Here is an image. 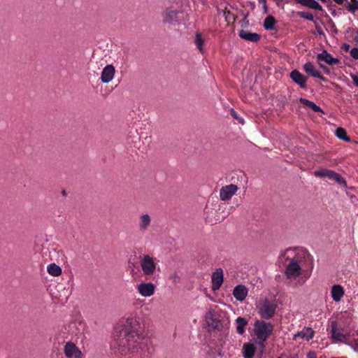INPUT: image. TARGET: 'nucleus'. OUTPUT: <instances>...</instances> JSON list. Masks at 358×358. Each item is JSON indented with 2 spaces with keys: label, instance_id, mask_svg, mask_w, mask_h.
<instances>
[{
  "label": "nucleus",
  "instance_id": "1",
  "mask_svg": "<svg viewBox=\"0 0 358 358\" xmlns=\"http://www.w3.org/2000/svg\"><path fill=\"white\" fill-rule=\"evenodd\" d=\"M114 336L122 354L131 355V358H146L149 354L148 339L143 334L136 317H128L122 324L115 327Z\"/></svg>",
  "mask_w": 358,
  "mask_h": 358
},
{
  "label": "nucleus",
  "instance_id": "2",
  "mask_svg": "<svg viewBox=\"0 0 358 358\" xmlns=\"http://www.w3.org/2000/svg\"><path fill=\"white\" fill-rule=\"evenodd\" d=\"M285 257V274L289 280H296L301 274V264L303 256L301 252L293 249H287L284 253Z\"/></svg>",
  "mask_w": 358,
  "mask_h": 358
},
{
  "label": "nucleus",
  "instance_id": "3",
  "mask_svg": "<svg viewBox=\"0 0 358 358\" xmlns=\"http://www.w3.org/2000/svg\"><path fill=\"white\" fill-rule=\"evenodd\" d=\"M274 326L270 322H266L265 320H257L254 324V333L257 339V343L263 348L264 346V342L270 337Z\"/></svg>",
  "mask_w": 358,
  "mask_h": 358
},
{
  "label": "nucleus",
  "instance_id": "4",
  "mask_svg": "<svg viewBox=\"0 0 358 358\" xmlns=\"http://www.w3.org/2000/svg\"><path fill=\"white\" fill-rule=\"evenodd\" d=\"M277 305L275 301L268 300L265 299L259 301L257 306L258 313L262 318L264 320H269L274 315Z\"/></svg>",
  "mask_w": 358,
  "mask_h": 358
},
{
  "label": "nucleus",
  "instance_id": "5",
  "mask_svg": "<svg viewBox=\"0 0 358 358\" xmlns=\"http://www.w3.org/2000/svg\"><path fill=\"white\" fill-rule=\"evenodd\" d=\"M140 266L143 274L146 277L150 278L156 273L157 264L155 259L149 255H145L141 257L140 260Z\"/></svg>",
  "mask_w": 358,
  "mask_h": 358
},
{
  "label": "nucleus",
  "instance_id": "6",
  "mask_svg": "<svg viewBox=\"0 0 358 358\" xmlns=\"http://www.w3.org/2000/svg\"><path fill=\"white\" fill-rule=\"evenodd\" d=\"M314 175L316 177L327 178L329 180L335 181L338 184L343 185L344 187L347 186L345 180L340 174L335 172L334 171L327 169H321L315 171Z\"/></svg>",
  "mask_w": 358,
  "mask_h": 358
},
{
  "label": "nucleus",
  "instance_id": "7",
  "mask_svg": "<svg viewBox=\"0 0 358 358\" xmlns=\"http://www.w3.org/2000/svg\"><path fill=\"white\" fill-rule=\"evenodd\" d=\"M331 335L333 339L342 343H346L349 340L348 334L343 333V329L338 327L337 321L331 322Z\"/></svg>",
  "mask_w": 358,
  "mask_h": 358
},
{
  "label": "nucleus",
  "instance_id": "8",
  "mask_svg": "<svg viewBox=\"0 0 358 358\" xmlns=\"http://www.w3.org/2000/svg\"><path fill=\"white\" fill-rule=\"evenodd\" d=\"M64 353L66 358H83L81 350L71 341H68L65 344Z\"/></svg>",
  "mask_w": 358,
  "mask_h": 358
},
{
  "label": "nucleus",
  "instance_id": "9",
  "mask_svg": "<svg viewBox=\"0 0 358 358\" xmlns=\"http://www.w3.org/2000/svg\"><path fill=\"white\" fill-rule=\"evenodd\" d=\"M136 290L143 297H150L155 294L156 287L151 282H142L136 285Z\"/></svg>",
  "mask_w": 358,
  "mask_h": 358
},
{
  "label": "nucleus",
  "instance_id": "10",
  "mask_svg": "<svg viewBox=\"0 0 358 358\" xmlns=\"http://www.w3.org/2000/svg\"><path fill=\"white\" fill-rule=\"evenodd\" d=\"M238 187L236 185L230 184L222 187L220 190V197L222 201L230 199L237 192Z\"/></svg>",
  "mask_w": 358,
  "mask_h": 358
},
{
  "label": "nucleus",
  "instance_id": "11",
  "mask_svg": "<svg viewBox=\"0 0 358 358\" xmlns=\"http://www.w3.org/2000/svg\"><path fill=\"white\" fill-rule=\"evenodd\" d=\"M206 324L211 329H219L222 327L221 320L214 311H208L205 316Z\"/></svg>",
  "mask_w": 358,
  "mask_h": 358
},
{
  "label": "nucleus",
  "instance_id": "12",
  "mask_svg": "<svg viewBox=\"0 0 358 358\" xmlns=\"http://www.w3.org/2000/svg\"><path fill=\"white\" fill-rule=\"evenodd\" d=\"M180 12L171 8H166L162 13L164 23L175 24L178 22V15Z\"/></svg>",
  "mask_w": 358,
  "mask_h": 358
},
{
  "label": "nucleus",
  "instance_id": "13",
  "mask_svg": "<svg viewBox=\"0 0 358 358\" xmlns=\"http://www.w3.org/2000/svg\"><path fill=\"white\" fill-rule=\"evenodd\" d=\"M224 280L223 270L221 268H217L212 274V289L217 290L220 288Z\"/></svg>",
  "mask_w": 358,
  "mask_h": 358
},
{
  "label": "nucleus",
  "instance_id": "14",
  "mask_svg": "<svg viewBox=\"0 0 358 358\" xmlns=\"http://www.w3.org/2000/svg\"><path fill=\"white\" fill-rule=\"evenodd\" d=\"M314 334L315 331L312 328L304 327L301 331L294 335L293 339L296 341H297L299 339L308 341L313 338Z\"/></svg>",
  "mask_w": 358,
  "mask_h": 358
},
{
  "label": "nucleus",
  "instance_id": "15",
  "mask_svg": "<svg viewBox=\"0 0 358 358\" xmlns=\"http://www.w3.org/2000/svg\"><path fill=\"white\" fill-rule=\"evenodd\" d=\"M115 67L112 64L106 65L102 70L101 75V80L103 83H108L110 82L115 76Z\"/></svg>",
  "mask_w": 358,
  "mask_h": 358
},
{
  "label": "nucleus",
  "instance_id": "16",
  "mask_svg": "<svg viewBox=\"0 0 358 358\" xmlns=\"http://www.w3.org/2000/svg\"><path fill=\"white\" fill-rule=\"evenodd\" d=\"M317 59L319 62H324L329 65L339 64L340 61L338 59L332 57L327 50H323L321 53L317 55Z\"/></svg>",
  "mask_w": 358,
  "mask_h": 358
},
{
  "label": "nucleus",
  "instance_id": "17",
  "mask_svg": "<svg viewBox=\"0 0 358 358\" xmlns=\"http://www.w3.org/2000/svg\"><path fill=\"white\" fill-rule=\"evenodd\" d=\"M290 78L295 83L298 84L301 88L304 89L306 87V82L308 79L298 70L294 69L290 73Z\"/></svg>",
  "mask_w": 358,
  "mask_h": 358
},
{
  "label": "nucleus",
  "instance_id": "18",
  "mask_svg": "<svg viewBox=\"0 0 358 358\" xmlns=\"http://www.w3.org/2000/svg\"><path fill=\"white\" fill-rule=\"evenodd\" d=\"M151 221V217L148 213L141 214L138 222L139 231L142 233L145 232L150 226Z\"/></svg>",
  "mask_w": 358,
  "mask_h": 358
},
{
  "label": "nucleus",
  "instance_id": "19",
  "mask_svg": "<svg viewBox=\"0 0 358 358\" xmlns=\"http://www.w3.org/2000/svg\"><path fill=\"white\" fill-rule=\"evenodd\" d=\"M248 292V289L245 285H238L234 288L233 295L237 301H243L246 298Z\"/></svg>",
  "mask_w": 358,
  "mask_h": 358
},
{
  "label": "nucleus",
  "instance_id": "20",
  "mask_svg": "<svg viewBox=\"0 0 358 358\" xmlns=\"http://www.w3.org/2000/svg\"><path fill=\"white\" fill-rule=\"evenodd\" d=\"M238 36L242 39L250 42H257L260 39V35L257 33H252L248 30L242 29L238 32Z\"/></svg>",
  "mask_w": 358,
  "mask_h": 358
},
{
  "label": "nucleus",
  "instance_id": "21",
  "mask_svg": "<svg viewBox=\"0 0 358 358\" xmlns=\"http://www.w3.org/2000/svg\"><path fill=\"white\" fill-rule=\"evenodd\" d=\"M256 347L253 343H245L243 345V356L244 358H253Z\"/></svg>",
  "mask_w": 358,
  "mask_h": 358
},
{
  "label": "nucleus",
  "instance_id": "22",
  "mask_svg": "<svg viewBox=\"0 0 358 358\" xmlns=\"http://www.w3.org/2000/svg\"><path fill=\"white\" fill-rule=\"evenodd\" d=\"M297 3H299L306 7L316 10H322V6L315 0H295Z\"/></svg>",
  "mask_w": 358,
  "mask_h": 358
},
{
  "label": "nucleus",
  "instance_id": "23",
  "mask_svg": "<svg viewBox=\"0 0 358 358\" xmlns=\"http://www.w3.org/2000/svg\"><path fill=\"white\" fill-rule=\"evenodd\" d=\"M331 295L334 301H339L344 295V290L341 285H334L331 287Z\"/></svg>",
  "mask_w": 358,
  "mask_h": 358
},
{
  "label": "nucleus",
  "instance_id": "24",
  "mask_svg": "<svg viewBox=\"0 0 358 358\" xmlns=\"http://www.w3.org/2000/svg\"><path fill=\"white\" fill-rule=\"evenodd\" d=\"M248 321L247 319L238 317L235 320L236 330L239 335H243L245 333V327L248 325Z\"/></svg>",
  "mask_w": 358,
  "mask_h": 358
},
{
  "label": "nucleus",
  "instance_id": "25",
  "mask_svg": "<svg viewBox=\"0 0 358 358\" xmlns=\"http://www.w3.org/2000/svg\"><path fill=\"white\" fill-rule=\"evenodd\" d=\"M299 101L303 103L305 106L311 108L315 113H321L324 114L323 110L317 105H316L314 102L309 101L305 98H300Z\"/></svg>",
  "mask_w": 358,
  "mask_h": 358
},
{
  "label": "nucleus",
  "instance_id": "26",
  "mask_svg": "<svg viewBox=\"0 0 358 358\" xmlns=\"http://www.w3.org/2000/svg\"><path fill=\"white\" fill-rule=\"evenodd\" d=\"M303 70L305 72L313 77L318 75L319 71L316 69L315 66L311 62H307L303 65Z\"/></svg>",
  "mask_w": 358,
  "mask_h": 358
},
{
  "label": "nucleus",
  "instance_id": "27",
  "mask_svg": "<svg viewBox=\"0 0 358 358\" xmlns=\"http://www.w3.org/2000/svg\"><path fill=\"white\" fill-rule=\"evenodd\" d=\"M48 273L55 277L59 276L62 274V268L55 263L50 264L47 266Z\"/></svg>",
  "mask_w": 358,
  "mask_h": 358
},
{
  "label": "nucleus",
  "instance_id": "28",
  "mask_svg": "<svg viewBox=\"0 0 358 358\" xmlns=\"http://www.w3.org/2000/svg\"><path fill=\"white\" fill-rule=\"evenodd\" d=\"M194 43H195L196 46L199 49V52L203 54L204 52V49H203L204 39L202 37V35L200 32H196L195 34Z\"/></svg>",
  "mask_w": 358,
  "mask_h": 358
},
{
  "label": "nucleus",
  "instance_id": "29",
  "mask_svg": "<svg viewBox=\"0 0 358 358\" xmlns=\"http://www.w3.org/2000/svg\"><path fill=\"white\" fill-rule=\"evenodd\" d=\"M275 22L276 21L275 18L271 15H268L265 18L264 21V27L266 30H273L275 29Z\"/></svg>",
  "mask_w": 358,
  "mask_h": 358
},
{
  "label": "nucleus",
  "instance_id": "30",
  "mask_svg": "<svg viewBox=\"0 0 358 358\" xmlns=\"http://www.w3.org/2000/svg\"><path fill=\"white\" fill-rule=\"evenodd\" d=\"M336 136L341 140L349 142L350 141V138L347 135L346 131L341 127L338 128L335 132Z\"/></svg>",
  "mask_w": 358,
  "mask_h": 358
},
{
  "label": "nucleus",
  "instance_id": "31",
  "mask_svg": "<svg viewBox=\"0 0 358 358\" xmlns=\"http://www.w3.org/2000/svg\"><path fill=\"white\" fill-rule=\"evenodd\" d=\"M347 8L350 12L355 13L358 10V1L350 0V2H348L347 4Z\"/></svg>",
  "mask_w": 358,
  "mask_h": 358
},
{
  "label": "nucleus",
  "instance_id": "32",
  "mask_svg": "<svg viewBox=\"0 0 358 358\" xmlns=\"http://www.w3.org/2000/svg\"><path fill=\"white\" fill-rule=\"evenodd\" d=\"M355 351L358 352V333L353 336L349 344Z\"/></svg>",
  "mask_w": 358,
  "mask_h": 358
},
{
  "label": "nucleus",
  "instance_id": "33",
  "mask_svg": "<svg viewBox=\"0 0 358 358\" xmlns=\"http://www.w3.org/2000/svg\"><path fill=\"white\" fill-rule=\"evenodd\" d=\"M299 15L304 19H306L309 21H313L314 20L313 15L310 12H300L299 13Z\"/></svg>",
  "mask_w": 358,
  "mask_h": 358
},
{
  "label": "nucleus",
  "instance_id": "34",
  "mask_svg": "<svg viewBox=\"0 0 358 358\" xmlns=\"http://www.w3.org/2000/svg\"><path fill=\"white\" fill-rule=\"evenodd\" d=\"M231 115L234 119L237 120L239 123L242 124H244V119L241 117L233 108L231 109Z\"/></svg>",
  "mask_w": 358,
  "mask_h": 358
},
{
  "label": "nucleus",
  "instance_id": "35",
  "mask_svg": "<svg viewBox=\"0 0 358 358\" xmlns=\"http://www.w3.org/2000/svg\"><path fill=\"white\" fill-rule=\"evenodd\" d=\"M350 53L353 59H358V48H352Z\"/></svg>",
  "mask_w": 358,
  "mask_h": 358
},
{
  "label": "nucleus",
  "instance_id": "36",
  "mask_svg": "<svg viewBox=\"0 0 358 358\" xmlns=\"http://www.w3.org/2000/svg\"><path fill=\"white\" fill-rule=\"evenodd\" d=\"M171 279L172 280L173 282L175 284L179 283L180 281V278L178 275V273L176 272L171 275Z\"/></svg>",
  "mask_w": 358,
  "mask_h": 358
},
{
  "label": "nucleus",
  "instance_id": "37",
  "mask_svg": "<svg viewBox=\"0 0 358 358\" xmlns=\"http://www.w3.org/2000/svg\"><path fill=\"white\" fill-rule=\"evenodd\" d=\"M224 16L225 17L227 20H230L231 18L234 19V15L229 10L224 11Z\"/></svg>",
  "mask_w": 358,
  "mask_h": 358
},
{
  "label": "nucleus",
  "instance_id": "38",
  "mask_svg": "<svg viewBox=\"0 0 358 358\" xmlns=\"http://www.w3.org/2000/svg\"><path fill=\"white\" fill-rule=\"evenodd\" d=\"M350 77L352 79L353 83L358 87V75L351 74Z\"/></svg>",
  "mask_w": 358,
  "mask_h": 358
},
{
  "label": "nucleus",
  "instance_id": "39",
  "mask_svg": "<svg viewBox=\"0 0 358 358\" xmlns=\"http://www.w3.org/2000/svg\"><path fill=\"white\" fill-rule=\"evenodd\" d=\"M306 358H317L316 353L315 352L310 351L307 354Z\"/></svg>",
  "mask_w": 358,
  "mask_h": 358
},
{
  "label": "nucleus",
  "instance_id": "40",
  "mask_svg": "<svg viewBox=\"0 0 358 358\" xmlns=\"http://www.w3.org/2000/svg\"><path fill=\"white\" fill-rule=\"evenodd\" d=\"M315 78H319V79L322 80V81H327L326 78H324V77L321 74V73H320V71L318 72V75H317V76H315Z\"/></svg>",
  "mask_w": 358,
  "mask_h": 358
},
{
  "label": "nucleus",
  "instance_id": "41",
  "mask_svg": "<svg viewBox=\"0 0 358 358\" xmlns=\"http://www.w3.org/2000/svg\"><path fill=\"white\" fill-rule=\"evenodd\" d=\"M320 66L327 73H329V69L324 66L322 64L320 63Z\"/></svg>",
  "mask_w": 358,
  "mask_h": 358
},
{
  "label": "nucleus",
  "instance_id": "42",
  "mask_svg": "<svg viewBox=\"0 0 358 358\" xmlns=\"http://www.w3.org/2000/svg\"><path fill=\"white\" fill-rule=\"evenodd\" d=\"M259 3L264 4V6H266V0H259Z\"/></svg>",
  "mask_w": 358,
  "mask_h": 358
},
{
  "label": "nucleus",
  "instance_id": "43",
  "mask_svg": "<svg viewBox=\"0 0 358 358\" xmlns=\"http://www.w3.org/2000/svg\"><path fill=\"white\" fill-rule=\"evenodd\" d=\"M343 46H344V48H345L346 50H348V49H349V48H350V45H349L345 44Z\"/></svg>",
  "mask_w": 358,
  "mask_h": 358
},
{
  "label": "nucleus",
  "instance_id": "44",
  "mask_svg": "<svg viewBox=\"0 0 358 358\" xmlns=\"http://www.w3.org/2000/svg\"><path fill=\"white\" fill-rule=\"evenodd\" d=\"M355 41L358 43V31H357V34H356V37H355Z\"/></svg>",
  "mask_w": 358,
  "mask_h": 358
},
{
  "label": "nucleus",
  "instance_id": "45",
  "mask_svg": "<svg viewBox=\"0 0 358 358\" xmlns=\"http://www.w3.org/2000/svg\"><path fill=\"white\" fill-rule=\"evenodd\" d=\"M322 2H327V0H320Z\"/></svg>",
  "mask_w": 358,
  "mask_h": 358
},
{
  "label": "nucleus",
  "instance_id": "46",
  "mask_svg": "<svg viewBox=\"0 0 358 358\" xmlns=\"http://www.w3.org/2000/svg\"><path fill=\"white\" fill-rule=\"evenodd\" d=\"M278 358H281V357H278Z\"/></svg>",
  "mask_w": 358,
  "mask_h": 358
}]
</instances>
